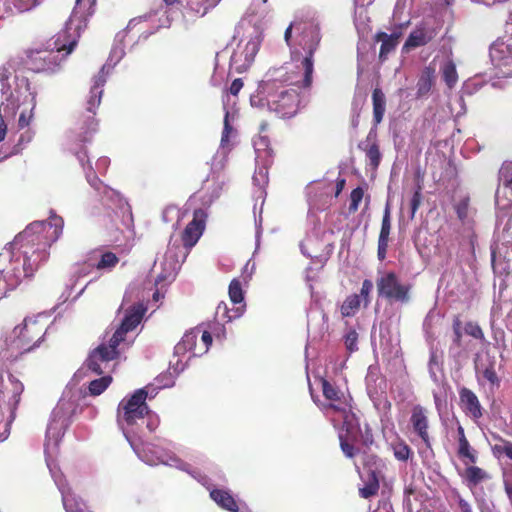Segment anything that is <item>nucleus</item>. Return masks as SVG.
Instances as JSON below:
<instances>
[{
  "mask_svg": "<svg viewBox=\"0 0 512 512\" xmlns=\"http://www.w3.org/2000/svg\"><path fill=\"white\" fill-rule=\"evenodd\" d=\"M62 501H63V505L66 509V512H82V510L78 507V505H76L75 508L73 507V505L71 503L72 500L70 499V496L68 494L63 493Z\"/></svg>",
  "mask_w": 512,
  "mask_h": 512,
  "instance_id": "603ef678",
  "label": "nucleus"
},
{
  "mask_svg": "<svg viewBox=\"0 0 512 512\" xmlns=\"http://www.w3.org/2000/svg\"><path fill=\"white\" fill-rule=\"evenodd\" d=\"M502 177L505 186L512 185V168L506 167L502 170Z\"/></svg>",
  "mask_w": 512,
  "mask_h": 512,
  "instance_id": "6e6d98bb",
  "label": "nucleus"
},
{
  "mask_svg": "<svg viewBox=\"0 0 512 512\" xmlns=\"http://www.w3.org/2000/svg\"><path fill=\"white\" fill-rule=\"evenodd\" d=\"M483 377L493 385L499 383V379L493 365L485 368L483 371Z\"/></svg>",
  "mask_w": 512,
  "mask_h": 512,
  "instance_id": "09e8293b",
  "label": "nucleus"
},
{
  "mask_svg": "<svg viewBox=\"0 0 512 512\" xmlns=\"http://www.w3.org/2000/svg\"><path fill=\"white\" fill-rule=\"evenodd\" d=\"M112 377L109 375L102 376L98 379L92 380L89 383L88 389L92 396H98L102 394L111 384Z\"/></svg>",
  "mask_w": 512,
  "mask_h": 512,
  "instance_id": "c756f323",
  "label": "nucleus"
},
{
  "mask_svg": "<svg viewBox=\"0 0 512 512\" xmlns=\"http://www.w3.org/2000/svg\"><path fill=\"white\" fill-rule=\"evenodd\" d=\"M344 184H345V180H344V179L340 180V181L337 183V193H336L337 195H338V194L340 193V191L342 190V188H343Z\"/></svg>",
  "mask_w": 512,
  "mask_h": 512,
  "instance_id": "774afa93",
  "label": "nucleus"
},
{
  "mask_svg": "<svg viewBox=\"0 0 512 512\" xmlns=\"http://www.w3.org/2000/svg\"><path fill=\"white\" fill-rule=\"evenodd\" d=\"M392 448L395 458L399 461H407L413 455L412 449L404 440L393 444Z\"/></svg>",
  "mask_w": 512,
  "mask_h": 512,
  "instance_id": "7c9ffc66",
  "label": "nucleus"
},
{
  "mask_svg": "<svg viewBox=\"0 0 512 512\" xmlns=\"http://www.w3.org/2000/svg\"><path fill=\"white\" fill-rule=\"evenodd\" d=\"M319 41L317 36H313L308 44L306 56L301 62L304 69L301 82L287 77L283 80L286 83L285 85L279 86L277 80L267 81L263 85V91L266 93V105L269 111L275 113L279 118L289 119L298 113L301 103L299 89L310 88L312 85L313 56L319 46Z\"/></svg>",
  "mask_w": 512,
  "mask_h": 512,
  "instance_id": "f257e3e1",
  "label": "nucleus"
},
{
  "mask_svg": "<svg viewBox=\"0 0 512 512\" xmlns=\"http://www.w3.org/2000/svg\"><path fill=\"white\" fill-rule=\"evenodd\" d=\"M357 342H358V333L356 332V330L351 329L344 337V343H345L346 349L350 353L357 351L358 350Z\"/></svg>",
  "mask_w": 512,
  "mask_h": 512,
  "instance_id": "79ce46f5",
  "label": "nucleus"
},
{
  "mask_svg": "<svg viewBox=\"0 0 512 512\" xmlns=\"http://www.w3.org/2000/svg\"><path fill=\"white\" fill-rule=\"evenodd\" d=\"M32 110H30L29 114H27L25 111L21 112L19 119H18V127L20 129H24L29 126L31 120H32Z\"/></svg>",
  "mask_w": 512,
  "mask_h": 512,
  "instance_id": "3c124183",
  "label": "nucleus"
},
{
  "mask_svg": "<svg viewBox=\"0 0 512 512\" xmlns=\"http://www.w3.org/2000/svg\"><path fill=\"white\" fill-rule=\"evenodd\" d=\"M201 328L195 327L191 329L190 331L186 332L181 341L177 343L175 346V353L178 355L185 354L186 352H191L193 356L195 355V352L199 348V344L197 343V340L200 336Z\"/></svg>",
  "mask_w": 512,
  "mask_h": 512,
  "instance_id": "dca6fc26",
  "label": "nucleus"
},
{
  "mask_svg": "<svg viewBox=\"0 0 512 512\" xmlns=\"http://www.w3.org/2000/svg\"><path fill=\"white\" fill-rule=\"evenodd\" d=\"M260 44H261V41L258 36L252 37L247 41V43L244 47V50L242 52L247 66H250L253 63L255 56L257 55V53L260 49Z\"/></svg>",
  "mask_w": 512,
  "mask_h": 512,
  "instance_id": "c85d7f7f",
  "label": "nucleus"
},
{
  "mask_svg": "<svg viewBox=\"0 0 512 512\" xmlns=\"http://www.w3.org/2000/svg\"><path fill=\"white\" fill-rule=\"evenodd\" d=\"M207 213L199 208L194 210L192 220L186 225L181 234V241L186 257L191 249L197 244L206 227Z\"/></svg>",
  "mask_w": 512,
  "mask_h": 512,
  "instance_id": "9d476101",
  "label": "nucleus"
},
{
  "mask_svg": "<svg viewBox=\"0 0 512 512\" xmlns=\"http://www.w3.org/2000/svg\"><path fill=\"white\" fill-rule=\"evenodd\" d=\"M488 478V474L482 468L469 466L465 470V479L470 487H474Z\"/></svg>",
  "mask_w": 512,
  "mask_h": 512,
  "instance_id": "cd10ccee",
  "label": "nucleus"
},
{
  "mask_svg": "<svg viewBox=\"0 0 512 512\" xmlns=\"http://www.w3.org/2000/svg\"><path fill=\"white\" fill-rule=\"evenodd\" d=\"M21 82L24 84L26 92H28V94L30 96H32L31 99L33 100L34 96L32 95V93L30 91V83L28 82V80L23 78V79H21Z\"/></svg>",
  "mask_w": 512,
  "mask_h": 512,
  "instance_id": "0e129e2a",
  "label": "nucleus"
},
{
  "mask_svg": "<svg viewBox=\"0 0 512 512\" xmlns=\"http://www.w3.org/2000/svg\"><path fill=\"white\" fill-rule=\"evenodd\" d=\"M105 81L106 80H105V77L102 72H100L94 78V84L91 87L90 96L86 103V110L89 113H92L93 116L95 115L96 108L101 103V98H102V93H103L102 87L104 86Z\"/></svg>",
  "mask_w": 512,
  "mask_h": 512,
  "instance_id": "6ab92c4d",
  "label": "nucleus"
},
{
  "mask_svg": "<svg viewBox=\"0 0 512 512\" xmlns=\"http://www.w3.org/2000/svg\"><path fill=\"white\" fill-rule=\"evenodd\" d=\"M359 148L365 152L366 158L369 160V165L373 170H376L381 162L382 154L376 140V135L371 137V133L366 138L365 143H360Z\"/></svg>",
  "mask_w": 512,
  "mask_h": 512,
  "instance_id": "f3484780",
  "label": "nucleus"
},
{
  "mask_svg": "<svg viewBox=\"0 0 512 512\" xmlns=\"http://www.w3.org/2000/svg\"><path fill=\"white\" fill-rule=\"evenodd\" d=\"M505 450L507 451L506 457L509 458L510 460H512V441L509 444L508 448Z\"/></svg>",
  "mask_w": 512,
  "mask_h": 512,
  "instance_id": "338daca9",
  "label": "nucleus"
},
{
  "mask_svg": "<svg viewBox=\"0 0 512 512\" xmlns=\"http://www.w3.org/2000/svg\"><path fill=\"white\" fill-rule=\"evenodd\" d=\"M373 124L378 126L386 111V96L381 88L375 87L372 91Z\"/></svg>",
  "mask_w": 512,
  "mask_h": 512,
  "instance_id": "412c9836",
  "label": "nucleus"
},
{
  "mask_svg": "<svg viewBox=\"0 0 512 512\" xmlns=\"http://www.w3.org/2000/svg\"><path fill=\"white\" fill-rule=\"evenodd\" d=\"M122 227L116 226L115 231L111 232V241L122 243L123 240L129 238L133 233V215L131 211L122 212Z\"/></svg>",
  "mask_w": 512,
  "mask_h": 512,
  "instance_id": "a211bd4d",
  "label": "nucleus"
},
{
  "mask_svg": "<svg viewBox=\"0 0 512 512\" xmlns=\"http://www.w3.org/2000/svg\"><path fill=\"white\" fill-rule=\"evenodd\" d=\"M96 0H76L74 11L69 19L66 30L58 35L55 42L56 50L36 49L26 52V57L22 60L25 67L33 72L39 73L48 70H53L58 64V53L65 51V56L69 55L77 45L78 37L74 36L69 39V31L74 29L78 30L80 25L77 24L73 27L74 23L83 18L84 22L88 17L92 16L95 12ZM81 20H79V23Z\"/></svg>",
  "mask_w": 512,
  "mask_h": 512,
  "instance_id": "f03ea898",
  "label": "nucleus"
},
{
  "mask_svg": "<svg viewBox=\"0 0 512 512\" xmlns=\"http://www.w3.org/2000/svg\"><path fill=\"white\" fill-rule=\"evenodd\" d=\"M242 88H243V81L241 78H237V79L233 80V82L231 83L229 92L233 96H237Z\"/></svg>",
  "mask_w": 512,
  "mask_h": 512,
  "instance_id": "5fc2aeb1",
  "label": "nucleus"
},
{
  "mask_svg": "<svg viewBox=\"0 0 512 512\" xmlns=\"http://www.w3.org/2000/svg\"><path fill=\"white\" fill-rule=\"evenodd\" d=\"M438 34L434 27L426 25L424 22L420 23L411 31L405 43L402 46V53H409L410 51L429 44Z\"/></svg>",
  "mask_w": 512,
  "mask_h": 512,
  "instance_id": "f8f14e48",
  "label": "nucleus"
},
{
  "mask_svg": "<svg viewBox=\"0 0 512 512\" xmlns=\"http://www.w3.org/2000/svg\"><path fill=\"white\" fill-rule=\"evenodd\" d=\"M46 331L47 325L44 319L39 317L25 318L23 323L13 330L15 338L11 341L10 347L17 351L16 357L39 346Z\"/></svg>",
  "mask_w": 512,
  "mask_h": 512,
  "instance_id": "39448f33",
  "label": "nucleus"
},
{
  "mask_svg": "<svg viewBox=\"0 0 512 512\" xmlns=\"http://www.w3.org/2000/svg\"><path fill=\"white\" fill-rule=\"evenodd\" d=\"M147 396L148 392L141 388L136 390L129 398H124L118 405V423L133 426L137 424L138 420H143L149 413V407L146 403Z\"/></svg>",
  "mask_w": 512,
  "mask_h": 512,
  "instance_id": "423d86ee",
  "label": "nucleus"
},
{
  "mask_svg": "<svg viewBox=\"0 0 512 512\" xmlns=\"http://www.w3.org/2000/svg\"><path fill=\"white\" fill-rule=\"evenodd\" d=\"M320 383L323 396L330 401V403L323 405V409L331 415L335 427L341 425V430L351 432L356 420L351 404L345 399L338 387L327 379L321 378Z\"/></svg>",
  "mask_w": 512,
  "mask_h": 512,
  "instance_id": "20e7f679",
  "label": "nucleus"
},
{
  "mask_svg": "<svg viewBox=\"0 0 512 512\" xmlns=\"http://www.w3.org/2000/svg\"><path fill=\"white\" fill-rule=\"evenodd\" d=\"M461 406L469 417L478 420L483 416V409L477 395L470 389L463 387L459 391Z\"/></svg>",
  "mask_w": 512,
  "mask_h": 512,
  "instance_id": "4468645a",
  "label": "nucleus"
},
{
  "mask_svg": "<svg viewBox=\"0 0 512 512\" xmlns=\"http://www.w3.org/2000/svg\"><path fill=\"white\" fill-rule=\"evenodd\" d=\"M458 506H459L461 512H472V508H471L470 504L461 497H459Z\"/></svg>",
  "mask_w": 512,
  "mask_h": 512,
  "instance_id": "bf43d9fd",
  "label": "nucleus"
},
{
  "mask_svg": "<svg viewBox=\"0 0 512 512\" xmlns=\"http://www.w3.org/2000/svg\"><path fill=\"white\" fill-rule=\"evenodd\" d=\"M490 58L501 77H512V38L497 39L490 47Z\"/></svg>",
  "mask_w": 512,
  "mask_h": 512,
  "instance_id": "1a4fd4ad",
  "label": "nucleus"
},
{
  "mask_svg": "<svg viewBox=\"0 0 512 512\" xmlns=\"http://www.w3.org/2000/svg\"><path fill=\"white\" fill-rule=\"evenodd\" d=\"M228 293L233 304H242L244 295L241 282L238 279H233L230 282Z\"/></svg>",
  "mask_w": 512,
  "mask_h": 512,
  "instance_id": "f704fd0d",
  "label": "nucleus"
},
{
  "mask_svg": "<svg viewBox=\"0 0 512 512\" xmlns=\"http://www.w3.org/2000/svg\"><path fill=\"white\" fill-rule=\"evenodd\" d=\"M210 498L224 510L229 512H239L238 504L228 490L212 489L210 491Z\"/></svg>",
  "mask_w": 512,
  "mask_h": 512,
  "instance_id": "aec40b11",
  "label": "nucleus"
},
{
  "mask_svg": "<svg viewBox=\"0 0 512 512\" xmlns=\"http://www.w3.org/2000/svg\"><path fill=\"white\" fill-rule=\"evenodd\" d=\"M8 291V283L6 279L3 277V275L0 273V300L7 296Z\"/></svg>",
  "mask_w": 512,
  "mask_h": 512,
  "instance_id": "4d7b16f0",
  "label": "nucleus"
},
{
  "mask_svg": "<svg viewBox=\"0 0 512 512\" xmlns=\"http://www.w3.org/2000/svg\"><path fill=\"white\" fill-rule=\"evenodd\" d=\"M379 488V473L375 470H371L367 475L364 486L359 488V495L364 499H369L378 494Z\"/></svg>",
  "mask_w": 512,
  "mask_h": 512,
  "instance_id": "5701e85b",
  "label": "nucleus"
},
{
  "mask_svg": "<svg viewBox=\"0 0 512 512\" xmlns=\"http://www.w3.org/2000/svg\"><path fill=\"white\" fill-rule=\"evenodd\" d=\"M469 206H470V198L468 196L463 197L458 201V203L455 205V211L457 214V217L464 221L468 217L469 212Z\"/></svg>",
  "mask_w": 512,
  "mask_h": 512,
  "instance_id": "ea45409f",
  "label": "nucleus"
},
{
  "mask_svg": "<svg viewBox=\"0 0 512 512\" xmlns=\"http://www.w3.org/2000/svg\"><path fill=\"white\" fill-rule=\"evenodd\" d=\"M145 417H147V428H148V430L150 432L155 431V429L158 426V419L156 417H154L153 415H151L150 412Z\"/></svg>",
  "mask_w": 512,
  "mask_h": 512,
  "instance_id": "13d9d810",
  "label": "nucleus"
},
{
  "mask_svg": "<svg viewBox=\"0 0 512 512\" xmlns=\"http://www.w3.org/2000/svg\"><path fill=\"white\" fill-rule=\"evenodd\" d=\"M363 195L364 191L361 187H357L351 191L349 204V211L351 213H355L358 210L359 204L363 199Z\"/></svg>",
  "mask_w": 512,
  "mask_h": 512,
  "instance_id": "a19ab883",
  "label": "nucleus"
},
{
  "mask_svg": "<svg viewBox=\"0 0 512 512\" xmlns=\"http://www.w3.org/2000/svg\"><path fill=\"white\" fill-rule=\"evenodd\" d=\"M435 79V69L432 66H426L417 82V97L421 98L426 96L432 89Z\"/></svg>",
  "mask_w": 512,
  "mask_h": 512,
  "instance_id": "4be33fe9",
  "label": "nucleus"
},
{
  "mask_svg": "<svg viewBox=\"0 0 512 512\" xmlns=\"http://www.w3.org/2000/svg\"><path fill=\"white\" fill-rule=\"evenodd\" d=\"M378 296L390 302L408 303L410 301V284H402L395 272H387L377 279Z\"/></svg>",
  "mask_w": 512,
  "mask_h": 512,
  "instance_id": "0eeeda50",
  "label": "nucleus"
},
{
  "mask_svg": "<svg viewBox=\"0 0 512 512\" xmlns=\"http://www.w3.org/2000/svg\"><path fill=\"white\" fill-rule=\"evenodd\" d=\"M31 138H32L31 134L29 133V131H27V132H25V134H22V135L20 136V139H19V142H18V144H17V145H18V146H19V145H22V144L24 143V141H25L26 143H28V142H30V141H31Z\"/></svg>",
  "mask_w": 512,
  "mask_h": 512,
  "instance_id": "680f3d73",
  "label": "nucleus"
},
{
  "mask_svg": "<svg viewBox=\"0 0 512 512\" xmlns=\"http://www.w3.org/2000/svg\"><path fill=\"white\" fill-rule=\"evenodd\" d=\"M228 117H229V112H226L225 119H224V129H223L222 137H221L222 145H224L225 143H227L229 141L230 133L232 132V127L229 124Z\"/></svg>",
  "mask_w": 512,
  "mask_h": 512,
  "instance_id": "8fccbe9b",
  "label": "nucleus"
},
{
  "mask_svg": "<svg viewBox=\"0 0 512 512\" xmlns=\"http://www.w3.org/2000/svg\"><path fill=\"white\" fill-rule=\"evenodd\" d=\"M14 70V66L11 62H8L0 67V82L2 83V91L5 93V82H7L11 76V71Z\"/></svg>",
  "mask_w": 512,
  "mask_h": 512,
  "instance_id": "de8ad7c7",
  "label": "nucleus"
},
{
  "mask_svg": "<svg viewBox=\"0 0 512 512\" xmlns=\"http://www.w3.org/2000/svg\"><path fill=\"white\" fill-rule=\"evenodd\" d=\"M201 342L199 343V348L195 352L196 356H201L209 350V347L212 344V335L210 332L206 330H201L200 336Z\"/></svg>",
  "mask_w": 512,
  "mask_h": 512,
  "instance_id": "4c0bfd02",
  "label": "nucleus"
},
{
  "mask_svg": "<svg viewBox=\"0 0 512 512\" xmlns=\"http://www.w3.org/2000/svg\"><path fill=\"white\" fill-rule=\"evenodd\" d=\"M146 312L147 306L144 303L139 302L130 306L126 310L120 326L111 336L112 342L119 344L125 342L127 333L133 331L141 323Z\"/></svg>",
  "mask_w": 512,
  "mask_h": 512,
  "instance_id": "9b49d317",
  "label": "nucleus"
},
{
  "mask_svg": "<svg viewBox=\"0 0 512 512\" xmlns=\"http://www.w3.org/2000/svg\"><path fill=\"white\" fill-rule=\"evenodd\" d=\"M356 426L357 421L355 420V424L351 432L348 433L346 430H344L345 434H343L342 432L339 433L340 448L347 458H354L359 452V449L356 448L352 443L353 438L351 437V434L353 433Z\"/></svg>",
  "mask_w": 512,
  "mask_h": 512,
  "instance_id": "b1692460",
  "label": "nucleus"
},
{
  "mask_svg": "<svg viewBox=\"0 0 512 512\" xmlns=\"http://www.w3.org/2000/svg\"><path fill=\"white\" fill-rule=\"evenodd\" d=\"M361 305L360 296L358 294H352L346 297L341 305L340 312L343 317H351L355 315Z\"/></svg>",
  "mask_w": 512,
  "mask_h": 512,
  "instance_id": "bb28decb",
  "label": "nucleus"
},
{
  "mask_svg": "<svg viewBox=\"0 0 512 512\" xmlns=\"http://www.w3.org/2000/svg\"><path fill=\"white\" fill-rule=\"evenodd\" d=\"M81 132H79V140L83 143L90 141L93 133L97 130V122L95 121L93 116H88L87 121L85 122V127H81Z\"/></svg>",
  "mask_w": 512,
  "mask_h": 512,
  "instance_id": "473e14b6",
  "label": "nucleus"
},
{
  "mask_svg": "<svg viewBox=\"0 0 512 512\" xmlns=\"http://www.w3.org/2000/svg\"><path fill=\"white\" fill-rule=\"evenodd\" d=\"M291 37H292V25H289L284 33V39L289 46H290Z\"/></svg>",
  "mask_w": 512,
  "mask_h": 512,
  "instance_id": "e2e57ef3",
  "label": "nucleus"
},
{
  "mask_svg": "<svg viewBox=\"0 0 512 512\" xmlns=\"http://www.w3.org/2000/svg\"><path fill=\"white\" fill-rule=\"evenodd\" d=\"M458 444H459L458 456L460 458L468 459L471 463H475L477 458L470 446L468 439L467 438L459 439Z\"/></svg>",
  "mask_w": 512,
  "mask_h": 512,
  "instance_id": "c9c22d12",
  "label": "nucleus"
},
{
  "mask_svg": "<svg viewBox=\"0 0 512 512\" xmlns=\"http://www.w3.org/2000/svg\"><path fill=\"white\" fill-rule=\"evenodd\" d=\"M119 262V258L113 252H105L101 255L99 262L96 265L98 270H110L114 268Z\"/></svg>",
  "mask_w": 512,
  "mask_h": 512,
  "instance_id": "72a5a7b5",
  "label": "nucleus"
},
{
  "mask_svg": "<svg viewBox=\"0 0 512 512\" xmlns=\"http://www.w3.org/2000/svg\"><path fill=\"white\" fill-rule=\"evenodd\" d=\"M63 219L59 216H53L49 221H36L29 224L19 238L26 241L28 244H36L37 249L30 255L24 252L23 269L26 277H32L34 272L38 269L39 264L45 261L48 257L47 248L62 234Z\"/></svg>",
  "mask_w": 512,
  "mask_h": 512,
  "instance_id": "7ed1b4c3",
  "label": "nucleus"
},
{
  "mask_svg": "<svg viewBox=\"0 0 512 512\" xmlns=\"http://www.w3.org/2000/svg\"><path fill=\"white\" fill-rule=\"evenodd\" d=\"M221 0H188L187 6L194 13L204 16L207 12L218 5Z\"/></svg>",
  "mask_w": 512,
  "mask_h": 512,
  "instance_id": "a878e982",
  "label": "nucleus"
},
{
  "mask_svg": "<svg viewBox=\"0 0 512 512\" xmlns=\"http://www.w3.org/2000/svg\"><path fill=\"white\" fill-rule=\"evenodd\" d=\"M41 2L42 0H14V6L20 12H26L37 7Z\"/></svg>",
  "mask_w": 512,
  "mask_h": 512,
  "instance_id": "a18cd8bd",
  "label": "nucleus"
},
{
  "mask_svg": "<svg viewBox=\"0 0 512 512\" xmlns=\"http://www.w3.org/2000/svg\"><path fill=\"white\" fill-rule=\"evenodd\" d=\"M465 333L477 340L484 341L485 335L482 330V328L479 326L478 323L469 321L465 324L464 327Z\"/></svg>",
  "mask_w": 512,
  "mask_h": 512,
  "instance_id": "e433bc0d",
  "label": "nucleus"
},
{
  "mask_svg": "<svg viewBox=\"0 0 512 512\" xmlns=\"http://www.w3.org/2000/svg\"><path fill=\"white\" fill-rule=\"evenodd\" d=\"M372 289H373L372 281L369 279H365L362 283V287H361L360 295H359L360 297L363 298L365 307H367L371 302L370 294L372 292Z\"/></svg>",
  "mask_w": 512,
  "mask_h": 512,
  "instance_id": "49530a36",
  "label": "nucleus"
},
{
  "mask_svg": "<svg viewBox=\"0 0 512 512\" xmlns=\"http://www.w3.org/2000/svg\"><path fill=\"white\" fill-rule=\"evenodd\" d=\"M441 74L443 81L450 89L455 87V85L458 82V73L456 70V65L453 60H447L441 66Z\"/></svg>",
  "mask_w": 512,
  "mask_h": 512,
  "instance_id": "393cba45",
  "label": "nucleus"
},
{
  "mask_svg": "<svg viewBox=\"0 0 512 512\" xmlns=\"http://www.w3.org/2000/svg\"><path fill=\"white\" fill-rule=\"evenodd\" d=\"M119 343H113L110 337L107 342L101 343L93 349L85 361L86 367L97 375L103 374L111 361L120 356Z\"/></svg>",
  "mask_w": 512,
  "mask_h": 512,
  "instance_id": "6e6552de",
  "label": "nucleus"
},
{
  "mask_svg": "<svg viewBox=\"0 0 512 512\" xmlns=\"http://www.w3.org/2000/svg\"><path fill=\"white\" fill-rule=\"evenodd\" d=\"M422 202V185L420 183L417 184L416 189L413 193V196L410 200V209L411 214L410 218L413 219L417 210L419 209Z\"/></svg>",
  "mask_w": 512,
  "mask_h": 512,
  "instance_id": "58836bf2",
  "label": "nucleus"
},
{
  "mask_svg": "<svg viewBox=\"0 0 512 512\" xmlns=\"http://www.w3.org/2000/svg\"><path fill=\"white\" fill-rule=\"evenodd\" d=\"M461 326H462V322H461L459 316H455L453 319L452 328H453V333H454L453 343L455 344L456 347L462 346V327Z\"/></svg>",
  "mask_w": 512,
  "mask_h": 512,
  "instance_id": "37998d69",
  "label": "nucleus"
},
{
  "mask_svg": "<svg viewBox=\"0 0 512 512\" xmlns=\"http://www.w3.org/2000/svg\"><path fill=\"white\" fill-rule=\"evenodd\" d=\"M391 231V212H390V206L387 203L383 218H382V224H381V230L379 234L378 240H383L389 242V235Z\"/></svg>",
  "mask_w": 512,
  "mask_h": 512,
  "instance_id": "2f4dec72",
  "label": "nucleus"
},
{
  "mask_svg": "<svg viewBox=\"0 0 512 512\" xmlns=\"http://www.w3.org/2000/svg\"><path fill=\"white\" fill-rule=\"evenodd\" d=\"M7 134V125L3 119V116L0 114V142H2Z\"/></svg>",
  "mask_w": 512,
  "mask_h": 512,
  "instance_id": "052dcab7",
  "label": "nucleus"
},
{
  "mask_svg": "<svg viewBox=\"0 0 512 512\" xmlns=\"http://www.w3.org/2000/svg\"><path fill=\"white\" fill-rule=\"evenodd\" d=\"M401 36V32H393L392 34H387L382 31H379L374 35V41L381 42L378 56L380 62L383 63L388 59L389 54L393 52L398 46Z\"/></svg>",
  "mask_w": 512,
  "mask_h": 512,
  "instance_id": "2eb2a0df",
  "label": "nucleus"
},
{
  "mask_svg": "<svg viewBox=\"0 0 512 512\" xmlns=\"http://www.w3.org/2000/svg\"><path fill=\"white\" fill-rule=\"evenodd\" d=\"M388 243L389 242L387 241L378 240L377 256L380 261H383L386 258Z\"/></svg>",
  "mask_w": 512,
  "mask_h": 512,
  "instance_id": "864d4df0",
  "label": "nucleus"
},
{
  "mask_svg": "<svg viewBox=\"0 0 512 512\" xmlns=\"http://www.w3.org/2000/svg\"><path fill=\"white\" fill-rule=\"evenodd\" d=\"M410 424L413 432L422 440L426 447L430 448L428 410L420 404L414 405L411 409Z\"/></svg>",
  "mask_w": 512,
  "mask_h": 512,
  "instance_id": "ddd939ff",
  "label": "nucleus"
},
{
  "mask_svg": "<svg viewBox=\"0 0 512 512\" xmlns=\"http://www.w3.org/2000/svg\"><path fill=\"white\" fill-rule=\"evenodd\" d=\"M492 438L495 440V441H498L499 443L498 444H495L493 446V452L494 453H498V454H503V455H507V451L505 449L508 448L509 444L511 443V441L509 440H506L504 439L503 437H501L500 435L498 434H492Z\"/></svg>",
  "mask_w": 512,
  "mask_h": 512,
  "instance_id": "c03bdc74",
  "label": "nucleus"
},
{
  "mask_svg": "<svg viewBox=\"0 0 512 512\" xmlns=\"http://www.w3.org/2000/svg\"><path fill=\"white\" fill-rule=\"evenodd\" d=\"M457 433H458V440L466 438L464 428L461 425L458 426Z\"/></svg>",
  "mask_w": 512,
  "mask_h": 512,
  "instance_id": "69168bd1",
  "label": "nucleus"
}]
</instances>
